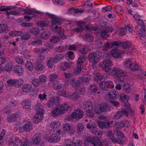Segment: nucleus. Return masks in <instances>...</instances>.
Masks as SVG:
<instances>
[{
    "mask_svg": "<svg viewBox=\"0 0 146 146\" xmlns=\"http://www.w3.org/2000/svg\"><path fill=\"white\" fill-rule=\"evenodd\" d=\"M140 27H135L137 33V35L140 36L145 37L146 36V31L144 29V28H140Z\"/></svg>",
    "mask_w": 146,
    "mask_h": 146,
    "instance_id": "obj_17",
    "label": "nucleus"
},
{
    "mask_svg": "<svg viewBox=\"0 0 146 146\" xmlns=\"http://www.w3.org/2000/svg\"><path fill=\"white\" fill-rule=\"evenodd\" d=\"M107 33V32L106 31H102L100 36L101 38H103V39H106L109 36V35Z\"/></svg>",
    "mask_w": 146,
    "mask_h": 146,
    "instance_id": "obj_48",
    "label": "nucleus"
},
{
    "mask_svg": "<svg viewBox=\"0 0 146 146\" xmlns=\"http://www.w3.org/2000/svg\"><path fill=\"white\" fill-rule=\"evenodd\" d=\"M15 61L17 63L19 64H22L23 63V59L21 57L19 56L15 58Z\"/></svg>",
    "mask_w": 146,
    "mask_h": 146,
    "instance_id": "obj_64",
    "label": "nucleus"
},
{
    "mask_svg": "<svg viewBox=\"0 0 146 146\" xmlns=\"http://www.w3.org/2000/svg\"><path fill=\"white\" fill-rule=\"evenodd\" d=\"M71 84L75 89L78 88V86L80 84H82V81L80 80L76 79H72L70 82Z\"/></svg>",
    "mask_w": 146,
    "mask_h": 146,
    "instance_id": "obj_21",
    "label": "nucleus"
},
{
    "mask_svg": "<svg viewBox=\"0 0 146 146\" xmlns=\"http://www.w3.org/2000/svg\"><path fill=\"white\" fill-rule=\"evenodd\" d=\"M140 18V16H138L137 23L139 25L138 26H136V27H140V28H144L145 26L144 25V23L139 18Z\"/></svg>",
    "mask_w": 146,
    "mask_h": 146,
    "instance_id": "obj_49",
    "label": "nucleus"
},
{
    "mask_svg": "<svg viewBox=\"0 0 146 146\" xmlns=\"http://www.w3.org/2000/svg\"><path fill=\"white\" fill-rule=\"evenodd\" d=\"M84 129L83 124L81 123H79L77 125V131L81 132Z\"/></svg>",
    "mask_w": 146,
    "mask_h": 146,
    "instance_id": "obj_56",
    "label": "nucleus"
},
{
    "mask_svg": "<svg viewBox=\"0 0 146 146\" xmlns=\"http://www.w3.org/2000/svg\"><path fill=\"white\" fill-rule=\"evenodd\" d=\"M87 113V115L91 117H93L94 113L92 111V108L85 110Z\"/></svg>",
    "mask_w": 146,
    "mask_h": 146,
    "instance_id": "obj_53",
    "label": "nucleus"
},
{
    "mask_svg": "<svg viewBox=\"0 0 146 146\" xmlns=\"http://www.w3.org/2000/svg\"><path fill=\"white\" fill-rule=\"evenodd\" d=\"M30 35L28 33H24L21 36L22 40H28L30 39Z\"/></svg>",
    "mask_w": 146,
    "mask_h": 146,
    "instance_id": "obj_42",
    "label": "nucleus"
},
{
    "mask_svg": "<svg viewBox=\"0 0 146 146\" xmlns=\"http://www.w3.org/2000/svg\"><path fill=\"white\" fill-rule=\"evenodd\" d=\"M61 125L60 122L58 121H55L51 123L50 127L53 129L59 127Z\"/></svg>",
    "mask_w": 146,
    "mask_h": 146,
    "instance_id": "obj_35",
    "label": "nucleus"
},
{
    "mask_svg": "<svg viewBox=\"0 0 146 146\" xmlns=\"http://www.w3.org/2000/svg\"><path fill=\"white\" fill-rule=\"evenodd\" d=\"M23 130L26 132H29L33 129L32 123L29 121H27L24 125L22 126Z\"/></svg>",
    "mask_w": 146,
    "mask_h": 146,
    "instance_id": "obj_12",
    "label": "nucleus"
},
{
    "mask_svg": "<svg viewBox=\"0 0 146 146\" xmlns=\"http://www.w3.org/2000/svg\"><path fill=\"white\" fill-rule=\"evenodd\" d=\"M111 55H121V54H125V52L122 50L118 51L117 48H114L112 49L111 51Z\"/></svg>",
    "mask_w": 146,
    "mask_h": 146,
    "instance_id": "obj_33",
    "label": "nucleus"
},
{
    "mask_svg": "<svg viewBox=\"0 0 146 146\" xmlns=\"http://www.w3.org/2000/svg\"><path fill=\"white\" fill-rule=\"evenodd\" d=\"M15 141L12 140V139H10L8 142L9 146H18L19 145L20 143H21L22 141L20 140L19 138L18 137H16L15 138Z\"/></svg>",
    "mask_w": 146,
    "mask_h": 146,
    "instance_id": "obj_14",
    "label": "nucleus"
},
{
    "mask_svg": "<svg viewBox=\"0 0 146 146\" xmlns=\"http://www.w3.org/2000/svg\"><path fill=\"white\" fill-rule=\"evenodd\" d=\"M86 127L97 137V139L98 138V137H100L102 136V133L100 131L97 130V128L96 126L88 124L86 125Z\"/></svg>",
    "mask_w": 146,
    "mask_h": 146,
    "instance_id": "obj_5",
    "label": "nucleus"
},
{
    "mask_svg": "<svg viewBox=\"0 0 146 146\" xmlns=\"http://www.w3.org/2000/svg\"><path fill=\"white\" fill-rule=\"evenodd\" d=\"M83 107L85 110L91 108H92V103L90 101L84 102V103Z\"/></svg>",
    "mask_w": 146,
    "mask_h": 146,
    "instance_id": "obj_36",
    "label": "nucleus"
},
{
    "mask_svg": "<svg viewBox=\"0 0 146 146\" xmlns=\"http://www.w3.org/2000/svg\"><path fill=\"white\" fill-rule=\"evenodd\" d=\"M129 100L128 97L124 94H121L120 96V100L123 102H127Z\"/></svg>",
    "mask_w": 146,
    "mask_h": 146,
    "instance_id": "obj_37",
    "label": "nucleus"
},
{
    "mask_svg": "<svg viewBox=\"0 0 146 146\" xmlns=\"http://www.w3.org/2000/svg\"><path fill=\"white\" fill-rule=\"evenodd\" d=\"M50 17L52 19L51 23L53 25H60L62 23V20L55 15H52Z\"/></svg>",
    "mask_w": 146,
    "mask_h": 146,
    "instance_id": "obj_11",
    "label": "nucleus"
},
{
    "mask_svg": "<svg viewBox=\"0 0 146 146\" xmlns=\"http://www.w3.org/2000/svg\"><path fill=\"white\" fill-rule=\"evenodd\" d=\"M12 109L8 105L5 106L3 109V113L6 114L11 112Z\"/></svg>",
    "mask_w": 146,
    "mask_h": 146,
    "instance_id": "obj_41",
    "label": "nucleus"
},
{
    "mask_svg": "<svg viewBox=\"0 0 146 146\" xmlns=\"http://www.w3.org/2000/svg\"><path fill=\"white\" fill-rule=\"evenodd\" d=\"M30 144L29 140L26 137H24L23 138L20 146H30Z\"/></svg>",
    "mask_w": 146,
    "mask_h": 146,
    "instance_id": "obj_31",
    "label": "nucleus"
},
{
    "mask_svg": "<svg viewBox=\"0 0 146 146\" xmlns=\"http://www.w3.org/2000/svg\"><path fill=\"white\" fill-rule=\"evenodd\" d=\"M124 108L128 112L132 113L133 112L132 109L130 108L129 104H125L124 106Z\"/></svg>",
    "mask_w": 146,
    "mask_h": 146,
    "instance_id": "obj_62",
    "label": "nucleus"
},
{
    "mask_svg": "<svg viewBox=\"0 0 146 146\" xmlns=\"http://www.w3.org/2000/svg\"><path fill=\"white\" fill-rule=\"evenodd\" d=\"M70 65L69 63L66 62H64L61 65V66L62 70L64 71L70 68Z\"/></svg>",
    "mask_w": 146,
    "mask_h": 146,
    "instance_id": "obj_34",
    "label": "nucleus"
},
{
    "mask_svg": "<svg viewBox=\"0 0 146 146\" xmlns=\"http://www.w3.org/2000/svg\"><path fill=\"white\" fill-rule=\"evenodd\" d=\"M42 115L36 114L33 119V122L35 124L37 123L42 119Z\"/></svg>",
    "mask_w": 146,
    "mask_h": 146,
    "instance_id": "obj_26",
    "label": "nucleus"
},
{
    "mask_svg": "<svg viewBox=\"0 0 146 146\" xmlns=\"http://www.w3.org/2000/svg\"><path fill=\"white\" fill-rule=\"evenodd\" d=\"M32 84L35 87H37L40 84V82L38 79L35 78L33 79L32 82Z\"/></svg>",
    "mask_w": 146,
    "mask_h": 146,
    "instance_id": "obj_47",
    "label": "nucleus"
},
{
    "mask_svg": "<svg viewBox=\"0 0 146 146\" xmlns=\"http://www.w3.org/2000/svg\"><path fill=\"white\" fill-rule=\"evenodd\" d=\"M101 57L100 55H88V60L90 62L96 64L100 59Z\"/></svg>",
    "mask_w": 146,
    "mask_h": 146,
    "instance_id": "obj_15",
    "label": "nucleus"
},
{
    "mask_svg": "<svg viewBox=\"0 0 146 146\" xmlns=\"http://www.w3.org/2000/svg\"><path fill=\"white\" fill-rule=\"evenodd\" d=\"M121 46H122L124 48H127L130 46V44L127 42H121Z\"/></svg>",
    "mask_w": 146,
    "mask_h": 146,
    "instance_id": "obj_60",
    "label": "nucleus"
},
{
    "mask_svg": "<svg viewBox=\"0 0 146 146\" xmlns=\"http://www.w3.org/2000/svg\"><path fill=\"white\" fill-rule=\"evenodd\" d=\"M35 110L37 112L36 114L43 115V108L42 106L40 104H36L35 106Z\"/></svg>",
    "mask_w": 146,
    "mask_h": 146,
    "instance_id": "obj_24",
    "label": "nucleus"
},
{
    "mask_svg": "<svg viewBox=\"0 0 146 146\" xmlns=\"http://www.w3.org/2000/svg\"><path fill=\"white\" fill-rule=\"evenodd\" d=\"M131 70H139L140 68L139 65L136 64H133L130 68Z\"/></svg>",
    "mask_w": 146,
    "mask_h": 146,
    "instance_id": "obj_58",
    "label": "nucleus"
},
{
    "mask_svg": "<svg viewBox=\"0 0 146 146\" xmlns=\"http://www.w3.org/2000/svg\"><path fill=\"white\" fill-rule=\"evenodd\" d=\"M21 106L23 109H27L31 107V102L29 100L24 99L21 102Z\"/></svg>",
    "mask_w": 146,
    "mask_h": 146,
    "instance_id": "obj_19",
    "label": "nucleus"
},
{
    "mask_svg": "<svg viewBox=\"0 0 146 146\" xmlns=\"http://www.w3.org/2000/svg\"><path fill=\"white\" fill-rule=\"evenodd\" d=\"M42 41L40 39H38L35 40H34L32 42L31 44L33 46H37L41 45Z\"/></svg>",
    "mask_w": 146,
    "mask_h": 146,
    "instance_id": "obj_52",
    "label": "nucleus"
},
{
    "mask_svg": "<svg viewBox=\"0 0 146 146\" xmlns=\"http://www.w3.org/2000/svg\"><path fill=\"white\" fill-rule=\"evenodd\" d=\"M58 78V76L55 74H50V75L49 81L51 82L53 81Z\"/></svg>",
    "mask_w": 146,
    "mask_h": 146,
    "instance_id": "obj_57",
    "label": "nucleus"
},
{
    "mask_svg": "<svg viewBox=\"0 0 146 146\" xmlns=\"http://www.w3.org/2000/svg\"><path fill=\"white\" fill-rule=\"evenodd\" d=\"M17 102L15 100H11L10 102L8 105L12 110L16 108Z\"/></svg>",
    "mask_w": 146,
    "mask_h": 146,
    "instance_id": "obj_43",
    "label": "nucleus"
},
{
    "mask_svg": "<svg viewBox=\"0 0 146 146\" xmlns=\"http://www.w3.org/2000/svg\"><path fill=\"white\" fill-rule=\"evenodd\" d=\"M60 139L59 135L56 134H54L48 137V141L51 143H56L59 141Z\"/></svg>",
    "mask_w": 146,
    "mask_h": 146,
    "instance_id": "obj_10",
    "label": "nucleus"
},
{
    "mask_svg": "<svg viewBox=\"0 0 146 146\" xmlns=\"http://www.w3.org/2000/svg\"><path fill=\"white\" fill-rule=\"evenodd\" d=\"M88 48L86 46H83L82 48H80L79 51L81 54H85L88 51Z\"/></svg>",
    "mask_w": 146,
    "mask_h": 146,
    "instance_id": "obj_55",
    "label": "nucleus"
},
{
    "mask_svg": "<svg viewBox=\"0 0 146 146\" xmlns=\"http://www.w3.org/2000/svg\"><path fill=\"white\" fill-rule=\"evenodd\" d=\"M19 116V114L17 113L12 114L7 116V120L9 123L14 122L16 121Z\"/></svg>",
    "mask_w": 146,
    "mask_h": 146,
    "instance_id": "obj_13",
    "label": "nucleus"
},
{
    "mask_svg": "<svg viewBox=\"0 0 146 146\" xmlns=\"http://www.w3.org/2000/svg\"><path fill=\"white\" fill-rule=\"evenodd\" d=\"M98 90L97 87L95 85L93 84L90 85L89 89V92L91 94H93L96 93Z\"/></svg>",
    "mask_w": 146,
    "mask_h": 146,
    "instance_id": "obj_30",
    "label": "nucleus"
},
{
    "mask_svg": "<svg viewBox=\"0 0 146 146\" xmlns=\"http://www.w3.org/2000/svg\"><path fill=\"white\" fill-rule=\"evenodd\" d=\"M59 102L58 100H55L54 97H51L46 103V106L49 108H52L55 106H59Z\"/></svg>",
    "mask_w": 146,
    "mask_h": 146,
    "instance_id": "obj_8",
    "label": "nucleus"
},
{
    "mask_svg": "<svg viewBox=\"0 0 146 146\" xmlns=\"http://www.w3.org/2000/svg\"><path fill=\"white\" fill-rule=\"evenodd\" d=\"M33 138L32 141V143L35 145L38 144L41 139V135L38 133H36L33 136Z\"/></svg>",
    "mask_w": 146,
    "mask_h": 146,
    "instance_id": "obj_18",
    "label": "nucleus"
},
{
    "mask_svg": "<svg viewBox=\"0 0 146 146\" xmlns=\"http://www.w3.org/2000/svg\"><path fill=\"white\" fill-rule=\"evenodd\" d=\"M112 71L115 78L121 82L124 81V77L127 75L126 72L118 68H113Z\"/></svg>",
    "mask_w": 146,
    "mask_h": 146,
    "instance_id": "obj_1",
    "label": "nucleus"
},
{
    "mask_svg": "<svg viewBox=\"0 0 146 146\" xmlns=\"http://www.w3.org/2000/svg\"><path fill=\"white\" fill-rule=\"evenodd\" d=\"M109 107V104L107 103L102 105H98L96 107L94 111L96 114H99L102 112L107 111Z\"/></svg>",
    "mask_w": 146,
    "mask_h": 146,
    "instance_id": "obj_3",
    "label": "nucleus"
},
{
    "mask_svg": "<svg viewBox=\"0 0 146 146\" xmlns=\"http://www.w3.org/2000/svg\"><path fill=\"white\" fill-rule=\"evenodd\" d=\"M122 138L121 137L114 138L112 139V141L116 143L122 144L124 143V141Z\"/></svg>",
    "mask_w": 146,
    "mask_h": 146,
    "instance_id": "obj_45",
    "label": "nucleus"
},
{
    "mask_svg": "<svg viewBox=\"0 0 146 146\" xmlns=\"http://www.w3.org/2000/svg\"><path fill=\"white\" fill-rule=\"evenodd\" d=\"M49 40L53 43H55L59 40V38L58 36H54L51 39H50Z\"/></svg>",
    "mask_w": 146,
    "mask_h": 146,
    "instance_id": "obj_63",
    "label": "nucleus"
},
{
    "mask_svg": "<svg viewBox=\"0 0 146 146\" xmlns=\"http://www.w3.org/2000/svg\"><path fill=\"white\" fill-rule=\"evenodd\" d=\"M26 68L30 71H32L33 69V67L31 62L28 61L25 64Z\"/></svg>",
    "mask_w": 146,
    "mask_h": 146,
    "instance_id": "obj_50",
    "label": "nucleus"
},
{
    "mask_svg": "<svg viewBox=\"0 0 146 146\" xmlns=\"http://www.w3.org/2000/svg\"><path fill=\"white\" fill-rule=\"evenodd\" d=\"M82 142L80 140H78L76 141H73L71 145L68 144L66 146H82Z\"/></svg>",
    "mask_w": 146,
    "mask_h": 146,
    "instance_id": "obj_39",
    "label": "nucleus"
},
{
    "mask_svg": "<svg viewBox=\"0 0 146 146\" xmlns=\"http://www.w3.org/2000/svg\"><path fill=\"white\" fill-rule=\"evenodd\" d=\"M50 35V33L49 31H45L42 33L41 37L42 39H47L49 38Z\"/></svg>",
    "mask_w": 146,
    "mask_h": 146,
    "instance_id": "obj_28",
    "label": "nucleus"
},
{
    "mask_svg": "<svg viewBox=\"0 0 146 146\" xmlns=\"http://www.w3.org/2000/svg\"><path fill=\"white\" fill-rule=\"evenodd\" d=\"M111 61L109 59H106L104 60L101 66L106 72H108L111 70Z\"/></svg>",
    "mask_w": 146,
    "mask_h": 146,
    "instance_id": "obj_6",
    "label": "nucleus"
},
{
    "mask_svg": "<svg viewBox=\"0 0 146 146\" xmlns=\"http://www.w3.org/2000/svg\"><path fill=\"white\" fill-rule=\"evenodd\" d=\"M99 86L100 88L104 90H107L108 88L114 87V86L112 84V82L109 80L101 81L100 83Z\"/></svg>",
    "mask_w": 146,
    "mask_h": 146,
    "instance_id": "obj_4",
    "label": "nucleus"
},
{
    "mask_svg": "<svg viewBox=\"0 0 146 146\" xmlns=\"http://www.w3.org/2000/svg\"><path fill=\"white\" fill-rule=\"evenodd\" d=\"M32 87L31 85L30 84H25L22 86V91L24 92H28Z\"/></svg>",
    "mask_w": 146,
    "mask_h": 146,
    "instance_id": "obj_25",
    "label": "nucleus"
},
{
    "mask_svg": "<svg viewBox=\"0 0 146 146\" xmlns=\"http://www.w3.org/2000/svg\"><path fill=\"white\" fill-rule=\"evenodd\" d=\"M7 83L10 86H14L15 87H17V86H16V79L10 80L7 81Z\"/></svg>",
    "mask_w": 146,
    "mask_h": 146,
    "instance_id": "obj_46",
    "label": "nucleus"
},
{
    "mask_svg": "<svg viewBox=\"0 0 146 146\" xmlns=\"http://www.w3.org/2000/svg\"><path fill=\"white\" fill-rule=\"evenodd\" d=\"M86 140L88 142L91 143L94 146H97L98 144L97 145L96 144L98 143L99 144L101 143L100 140L99 138L93 139V138L90 136L87 137L86 138Z\"/></svg>",
    "mask_w": 146,
    "mask_h": 146,
    "instance_id": "obj_16",
    "label": "nucleus"
},
{
    "mask_svg": "<svg viewBox=\"0 0 146 146\" xmlns=\"http://www.w3.org/2000/svg\"><path fill=\"white\" fill-rule=\"evenodd\" d=\"M84 112L80 109L75 110L72 113V116L73 118L76 119H80L83 117Z\"/></svg>",
    "mask_w": 146,
    "mask_h": 146,
    "instance_id": "obj_9",
    "label": "nucleus"
},
{
    "mask_svg": "<svg viewBox=\"0 0 146 146\" xmlns=\"http://www.w3.org/2000/svg\"><path fill=\"white\" fill-rule=\"evenodd\" d=\"M102 76L100 73H97L95 76V80L97 82L102 79Z\"/></svg>",
    "mask_w": 146,
    "mask_h": 146,
    "instance_id": "obj_54",
    "label": "nucleus"
},
{
    "mask_svg": "<svg viewBox=\"0 0 146 146\" xmlns=\"http://www.w3.org/2000/svg\"><path fill=\"white\" fill-rule=\"evenodd\" d=\"M58 94L59 96H60L66 98L68 97V96L70 95V93L68 92L67 91H60L58 92Z\"/></svg>",
    "mask_w": 146,
    "mask_h": 146,
    "instance_id": "obj_29",
    "label": "nucleus"
},
{
    "mask_svg": "<svg viewBox=\"0 0 146 146\" xmlns=\"http://www.w3.org/2000/svg\"><path fill=\"white\" fill-rule=\"evenodd\" d=\"M55 63H56L54 58H50L47 61V64L49 68H52Z\"/></svg>",
    "mask_w": 146,
    "mask_h": 146,
    "instance_id": "obj_32",
    "label": "nucleus"
},
{
    "mask_svg": "<svg viewBox=\"0 0 146 146\" xmlns=\"http://www.w3.org/2000/svg\"><path fill=\"white\" fill-rule=\"evenodd\" d=\"M55 108L51 112L52 115L54 117H55L58 115H59L61 114V112L60 109H58V106H56Z\"/></svg>",
    "mask_w": 146,
    "mask_h": 146,
    "instance_id": "obj_27",
    "label": "nucleus"
},
{
    "mask_svg": "<svg viewBox=\"0 0 146 146\" xmlns=\"http://www.w3.org/2000/svg\"><path fill=\"white\" fill-rule=\"evenodd\" d=\"M85 28L84 27L80 26L76 28L73 29L74 31L75 32H80L82 31Z\"/></svg>",
    "mask_w": 146,
    "mask_h": 146,
    "instance_id": "obj_61",
    "label": "nucleus"
},
{
    "mask_svg": "<svg viewBox=\"0 0 146 146\" xmlns=\"http://www.w3.org/2000/svg\"><path fill=\"white\" fill-rule=\"evenodd\" d=\"M58 107L59 108L60 111L61 112V114H63L67 112L69 109V106L66 103H64L62 105H59Z\"/></svg>",
    "mask_w": 146,
    "mask_h": 146,
    "instance_id": "obj_20",
    "label": "nucleus"
},
{
    "mask_svg": "<svg viewBox=\"0 0 146 146\" xmlns=\"http://www.w3.org/2000/svg\"><path fill=\"white\" fill-rule=\"evenodd\" d=\"M13 71L14 74H16L18 76H23L24 73L23 68L19 65L14 66L13 68Z\"/></svg>",
    "mask_w": 146,
    "mask_h": 146,
    "instance_id": "obj_7",
    "label": "nucleus"
},
{
    "mask_svg": "<svg viewBox=\"0 0 146 146\" xmlns=\"http://www.w3.org/2000/svg\"><path fill=\"white\" fill-rule=\"evenodd\" d=\"M108 93V97L110 99H116L119 97L118 92L117 91H111Z\"/></svg>",
    "mask_w": 146,
    "mask_h": 146,
    "instance_id": "obj_22",
    "label": "nucleus"
},
{
    "mask_svg": "<svg viewBox=\"0 0 146 146\" xmlns=\"http://www.w3.org/2000/svg\"><path fill=\"white\" fill-rule=\"evenodd\" d=\"M98 126L102 129L109 127L110 126V122L108 121H100L98 123Z\"/></svg>",
    "mask_w": 146,
    "mask_h": 146,
    "instance_id": "obj_23",
    "label": "nucleus"
},
{
    "mask_svg": "<svg viewBox=\"0 0 146 146\" xmlns=\"http://www.w3.org/2000/svg\"><path fill=\"white\" fill-rule=\"evenodd\" d=\"M84 40L87 41L91 42L94 40L93 36L91 35H87L84 36Z\"/></svg>",
    "mask_w": 146,
    "mask_h": 146,
    "instance_id": "obj_44",
    "label": "nucleus"
},
{
    "mask_svg": "<svg viewBox=\"0 0 146 146\" xmlns=\"http://www.w3.org/2000/svg\"><path fill=\"white\" fill-rule=\"evenodd\" d=\"M29 32V33H32L35 35H36L39 33L40 31L38 28L35 27L30 29Z\"/></svg>",
    "mask_w": 146,
    "mask_h": 146,
    "instance_id": "obj_38",
    "label": "nucleus"
},
{
    "mask_svg": "<svg viewBox=\"0 0 146 146\" xmlns=\"http://www.w3.org/2000/svg\"><path fill=\"white\" fill-rule=\"evenodd\" d=\"M4 68L7 71H11L12 69V65L11 64H7L4 67Z\"/></svg>",
    "mask_w": 146,
    "mask_h": 146,
    "instance_id": "obj_59",
    "label": "nucleus"
},
{
    "mask_svg": "<svg viewBox=\"0 0 146 146\" xmlns=\"http://www.w3.org/2000/svg\"><path fill=\"white\" fill-rule=\"evenodd\" d=\"M86 58V55H81L78 58L76 63V72L77 74L80 73L83 68L82 66L84 61H85Z\"/></svg>",
    "mask_w": 146,
    "mask_h": 146,
    "instance_id": "obj_2",
    "label": "nucleus"
},
{
    "mask_svg": "<svg viewBox=\"0 0 146 146\" xmlns=\"http://www.w3.org/2000/svg\"><path fill=\"white\" fill-rule=\"evenodd\" d=\"M8 29L7 26L5 24H0V33L4 32L7 30Z\"/></svg>",
    "mask_w": 146,
    "mask_h": 146,
    "instance_id": "obj_40",
    "label": "nucleus"
},
{
    "mask_svg": "<svg viewBox=\"0 0 146 146\" xmlns=\"http://www.w3.org/2000/svg\"><path fill=\"white\" fill-rule=\"evenodd\" d=\"M44 68V66L42 64L40 63L37 64L36 67V70L38 71L42 70Z\"/></svg>",
    "mask_w": 146,
    "mask_h": 146,
    "instance_id": "obj_51",
    "label": "nucleus"
}]
</instances>
